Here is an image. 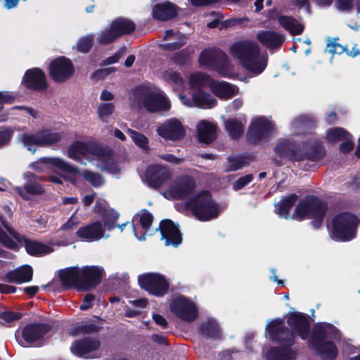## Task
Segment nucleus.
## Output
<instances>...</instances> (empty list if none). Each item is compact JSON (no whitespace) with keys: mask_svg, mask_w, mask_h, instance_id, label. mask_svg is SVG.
Here are the masks:
<instances>
[{"mask_svg":"<svg viewBox=\"0 0 360 360\" xmlns=\"http://www.w3.org/2000/svg\"><path fill=\"white\" fill-rule=\"evenodd\" d=\"M229 52L243 68L256 75L262 73L266 66V63L260 58L259 46L254 41H236L230 46Z\"/></svg>","mask_w":360,"mask_h":360,"instance_id":"1","label":"nucleus"},{"mask_svg":"<svg viewBox=\"0 0 360 360\" xmlns=\"http://www.w3.org/2000/svg\"><path fill=\"white\" fill-rule=\"evenodd\" d=\"M270 340L277 346L271 347L266 352V360H296L297 350L292 333L287 328H266Z\"/></svg>","mask_w":360,"mask_h":360,"instance_id":"2","label":"nucleus"},{"mask_svg":"<svg viewBox=\"0 0 360 360\" xmlns=\"http://www.w3.org/2000/svg\"><path fill=\"white\" fill-rule=\"evenodd\" d=\"M328 208V204L319 197L308 195L298 202L291 218L299 221H302L307 217L311 218V226L319 229L323 225Z\"/></svg>","mask_w":360,"mask_h":360,"instance_id":"3","label":"nucleus"},{"mask_svg":"<svg viewBox=\"0 0 360 360\" xmlns=\"http://www.w3.org/2000/svg\"><path fill=\"white\" fill-rule=\"evenodd\" d=\"M185 207L201 221H210L218 217L219 208L209 191L202 190L185 202Z\"/></svg>","mask_w":360,"mask_h":360,"instance_id":"4","label":"nucleus"},{"mask_svg":"<svg viewBox=\"0 0 360 360\" xmlns=\"http://www.w3.org/2000/svg\"><path fill=\"white\" fill-rule=\"evenodd\" d=\"M360 219L354 213L344 211L332 219L331 237L340 242H348L356 237Z\"/></svg>","mask_w":360,"mask_h":360,"instance_id":"5","label":"nucleus"},{"mask_svg":"<svg viewBox=\"0 0 360 360\" xmlns=\"http://www.w3.org/2000/svg\"><path fill=\"white\" fill-rule=\"evenodd\" d=\"M286 322L290 328L283 325L282 319H276L271 321L267 328L281 329L285 328L292 333L293 340H295L297 336H299L303 340L309 338L310 322L307 314L300 311L290 312L287 317Z\"/></svg>","mask_w":360,"mask_h":360,"instance_id":"6","label":"nucleus"},{"mask_svg":"<svg viewBox=\"0 0 360 360\" xmlns=\"http://www.w3.org/2000/svg\"><path fill=\"white\" fill-rule=\"evenodd\" d=\"M136 95L142 101L145 109L151 113L169 110V101L163 95L152 91L147 86L141 85L134 89Z\"/></svg>","mask_w":360,"mask_h":360,"instance_id":"7","label":"nucleus"},{"mask_svg":"<svg viewBox=\"0 0 360 360\" xmlns=\"http://www.w3.org/2000/svg\"><path fill=\"white\" fill-rule=\"evenodd\" d=\"M138 283L140 288L155 297H163L168 292L169 283L162 274L146 273L139 275Z\"/></svg>","mask_w":360,"mask_h":360,"instance_id":"8","label":"nucleus"},{"mask_svg":"<svg viewBox=\"0 0 360 360\" xmlns=\"http://www.w3.org/2000/svg\"><path fill=\"white\" fill-rule=\"evenodd\" d=\"M62 136L59 132L51 131V129H44L34 134L24 133L22 134L21 141L25 147L32 153L36 148L32 146H51L60 141Z\"/></svg>","mask_w":360,"mask_h":360,"instance_id":"9","label":"nucleus"},{"mask_svg":"<svg viewBox=\"0 0 360 360\" xmlns=\"http://www.w3.org/2000/svg\"><path fill=\"white\" fill-rule=\"evenodd\" d=\"M274 130L273 124L264 116H259L252 120L247 132L249 143L257 144L271 136Z\"/></svg>","mask_w":360,"mask_h":360,"instance_id":"10","label":"nucleus"},{"mask_svg":"<svg viewBox=\"0 0 360 360\" xmlns=\"http://www.w3.org/2000/svg\"><path fill=\"white\" fill-rule=\"evenodd\" d=\"M74 73V65L71 60L65 56H59L53 60L49 64V76L56 83L66 82Z\"/></svg>","mask_w":360,"mask_h":360,"instance_id":"11","label":"nucleus"},{"mask_svg":"<svg viewBox=\"0 0 360 360\" xmlns=\"http://www.w3.org/2000/svg\"><path fill=\"white\" fill-rule=\"evenodd\" d=\"M197 184L195 179L189 175L179 176L169 188V193L175 200H186L195 194Z\"/></svg>","mask_w":360,"mask_h":360,"instance_id":"12","label":"nucleus"},{"mask_svg":"<svg viewBox=\"0 0 360 360\" xmlns=\"http://www.w3.org/2000/svg\"><path fill=\"white\" fill-rule=\"evenodd\" d=\"M326 155V150L322 141L317 139H309L302 143L300 147V162L307 160L317 162Z\"/></svg>","mask_w":360,"mask_h":360,"instance_id":"13","label":"nucleus"},{"mask_svg":"<svg viewBox=\"0 0 360 360\" xmlns=\"http://www.w3.org/2000/svg\"><path fill=\"white\" fill-rule=\"evenodd\" d=\"M80 271V291H89L96 288L105 276L103 269L98 266H84Z\"/></svg>","mask_w":360,"mask_h":360,"instance_id":"14","label":"nucleus"},{"mask_svg":"<svg viewBox=\"0 0 360 360\" xmlns=\"http://www.w3.org/2000/svg\"><path fill=\"white\" fill-rule=\"evenodd\" d=\"M21 84L28 90L34 91H44L49 84L45 72L39 68H32L25 71Z\"/></svg>","mask_w":360,"mask_h":360,"instance_id":"15","label":"nucleus"},{"mask_svg":"<svg viewBox=\"0 0 360 360\" xmlns=\"http://www.w3.org/2000/svg\"><path fill=\"white\" fill-rule=\"evenodd\" d=\"M170 309L178 318L186 321H193L198 315L195 304L184 297L172 300Z\"/></svg>","mask_w":360,"mask_h":360,"instance_id":"16","label":"nucleus"},{"mask_svg":"<svg viewBox=\"0 0 360 360\" xmlns=\"http://www.w3.org/2000/svg\"><path fill=\"white\" fill-rule=\"evenodd\" d=\"M339 336V330L333 324L326 322L317 323L312 328L308 339V347L311 348L314 345L327 340L328 338L335 339Z\"/></svg>","mask_w":360,"mask_h":360,"instance_id":"17","label":"nucleus"},{"mask_svg":"<svg viewBox=\"0 0 360 360\" xmlns=\"http://www.w3.org/2000/svg\"><path fill=\"white\" fill-rule=\"evenodd\" d=\"M274 151L277 157L290 162H300V144L290 139L279 141L274 146Z\"/></svg>","mask_w":360,"mask_h":360,"instance_id":"18","label":"nucleus"},{"mask_svg":"<svg viewBox=\"0 0 360 360\" xmlns=\"http://www.w3.org/2000/svg\"><path fill=\"white\" fill-rule=\"evenodd\" d=\"M172 177L170 171L160 165H149L145 173V179L148 186L158 189Z\"/></svg>","mask_w":360,"mask_h":360,"instance_id":"19","label":"nucleus"},{"mask_svg":"<svg viewBox=\"0 0 360 360\" xmlns=\"http://www.w3.org/2000/svg\"><path fill=\"white\" fill-rule=\"evenodd\" d=\"M27 179L23 186H16L15 192L24 200H29V195H41L45 193L44 186L39 183L40 177L30 172L24 174Z\"/></svg>","mask_w":360,"mask_h":360,"instance_id":"20","label":"nucleus"},{"mask_svg":"<svg viewBox=\"0 0 360 360\" xmlns=\"http://www.w3.org/2000/svg\"><path fill=\"white\" fill-rule=\"evenodd\" d=\"M161 233V239L165 240L166 246L178 247L182 243V236L176 224L171 219H163L160 222L157 229Z\"/></svg>","mask_w":360,"mask_h":360,"instance_id":"21","label":"nucleus"},{"mask_svg":"<svg viewBox=\"0 0 360 360\" xmlns=\"http://www.w3.org/2000/svg\"><path fill=\"white\" fill-rule=\"evenodd\" d=\"M159 136L166 140L178 141L186 135V131L181 122L175 118L168 120L157 129Z\"/></svg>","mask_w":360,"mask_h":360,"instance_id":"22","label":"nucleus"},{"mask_svg":"<svg viewBox=\"0 0 360 360\" xmlns=\"http://www.w3.org/2000/svg\"><path fill=\"white\" fill-rule=\"evenodd\" d=\"M52 327L48 323H35L26 325L22 330V338L29 345L41 340Z\"/></svg>","mask_w":360,"mask_h":360,"instance_id":"23","label":"nucleus"},{"mask_svg":"<svg viewBox=\"0 0 360 360\" xmlns=\"http://www.w3.org/2000/svg\"><path fill=\"white\" fill-rule=\"evenodd\" d=\"M15 240L19 243H23L26 252L32 257H41L53 252V248L38 240L27 238L25 236L15 234Z\"/></svg>","mask_w":360,"mask_h":360,"instance_id":"24","label":"nucleus"},{"mask_svg":"<svg viewBox=\"0 0 360 360\" xmlns=\"http://www.w3.org/2000/svg\"><path fill=\"white\" fill-rule=\"evenodd\" d=\"M228 56L220 49H205L200 53V59L207 65L220 68L219 73L228 64Z\"/></svg>","mask_w":360,"mask_h":360,"instance_id":"25","label":"nucleus"},{"mask_svg":"<svg viewBox=\"0 0 360 360\" xmlns=\"http://www.w3.org/2000/svg\"><path fill=\"white\" fill-rule=\"evenodd\" d=\"M80 268L78 266H70L60 269L58 273L61 286L64 290L75 288L80 292Z\"/></svg>","mask_w":360,"mask_h":360,"instance_id":"26","label":"nucleus"},{"mask_svg":"<svg viewBox=\"0 0 360 360\" xmlns=\"http://www.w3.org/2000/svg\"><path fill=\"white\" fill-rule=\"evenodd\" d=\"M104 233L101 221H96L81 226L77 231L76 236L82 241L94 242L103 238Z\"/></svg>","mask_w":360,"mask_h":360,"instance_id":"27","label":"nucleus"},{"mask_svg":"<svg viewBox=\"0 0 360 360\" xmlns=\"http://www.w3.org/2000/svg\"><path fill=\"white\" fill-rule=\"evenodd\" d=\"M256 39L269 50L280 49L285 41L283 35L274 30H260L257 33Z\"/></svg>","mask_w":360,"mask_h":360,"instance_id":"28","label":"nucleus"},{"mask_svg":"<svg viewBox=\"0 0 360 360\" xmlns=\"http://www.w3.org/2000/svg\"><path fill=\"white\" fill-rule=\"evenodd\" d=\"M179 7L170 1L157 3L153 6L152 15L154 19L167 21L176 18Z\"/></svg>","mask_w":360,"mask_h":360,"instance_id":"29","label":"nucleus"},{"mask_svg":"<svg viewBox=\"0 0 360 360\" xmlns=\"http://www.w3.org/2000/svg\"><path fill=\"white\" fill-rule=\"evenodd\" d=\"M100 346L101 342L98 339L86 337L75 340L71 346V351L79 357L87 358L86 354L97 350Z\"/></svg>","mask_w":360,"mask_h":360,"instance_id":"30","label":"nucleus"},{"mask_svg":"<svg viewBox=\"0 0 360 360\" xmlns=\"http://www.w3.org/2000/svg\"><path fill=\"white\" fill-rule=\"evenodd\" d=\"M41 164L54 166L70 174H76L79 172L77 167L72 166L58 158H41L39 161L32 162V167L37 171L42 170Z\"/></svg>","mask_w":360,"mask_h":360,"instance_id":"31","label":"nucleus"},{"mask_svg":"<svg viewBox=\"0 0 360 360\" xmlns=\"http://www.w3.org/2000/svg\"><path fill=\"white\" fill-rule=\"evenodd\" d=\"M32 267L29 264H25L14 270L8 271L4 276V281L10 283L20 284L32 281Z\"/></svg>","mask_w":360,"mask_h":360,"instance_id":"32","label":"nucleus"},{"mask_svg":"<svg viewBox=\"0 0 360 360\" xmlns=\"http://www.w3.org/2000/svg\"><path fill=\"white\" fill-rule=\"evenodd\" d=\"M310 349L323 360H335L338 355V347L332 340H325Z\"/></svg>","mask_w":360,"mask_h":360,"instance_id":"33","label":"nucleus"},{"mask_svg":"<svg viewBox=\"0 0 360 360\" xmlns=\"http://www.w3.org/2000/svg\"><path fill=\"white\" fill-rule=\"evenodd\" d=\"M210 88L212 92L219 98L227 100L236 95L234 86L226 82L212 80L210 82Z\"/></svg>","mask_w":360,"mask_h":360,"instance_id":"34","label":"nucleus"},{"mask_svg":"<svg viewBox=\"0 0 360 360\" xmlns=\"http://www.w3.org/2000/svg\"><path fill=\"white\" fill-rule=\"evenodd\" d=\"M198 138L200 142L211 143L217 137L216 127L214 124L202 120L198 125Z\"/></svg>","mask_w":360,"mask_h":360,"instance_id":"35","label":"nucleus"},{"mask_svg":"<svg viewBox=\"0 0 360 360\" xmlns=\"http://www.w3.org/2000/svg\"><path fill=\"white\" fill-rule=\"evenodd\" d=\"M299 196L295 193H292L288 196L283 197L281 201L275 204L276 213L280 217L285 219L291 217L290 211L298 200Z\"/></svg>","mask_w":360,"mask_h":360,"instance_id":"36","label":"nucleus"},{"mask_svg":"<svg viewBox=\"0 0 360 360\" xmlns=\"http://www.w3.org/2000/svg\"><path fill=\"white\" fill-rule=\"evenodd\" d=\"M278 23L292 36L300 35L303 33L304 25L299 22L292 16L281 15L278 19Z\"/></svg>","mask_w":360,"mask_h":360,"instance_id":"37","label":"nucleus"},{"mask_svg":"<svg viewBox=\"0 0 360 360\" xmlns=\"http://www.w3.org/2000/svg\"><path fill=\"white\" fill-rule=\"evenodd\" d=\"M200 333L209 339L217 340L221 338L220 327L213 319H208L205 322L201 323Z\"/></svg>","mask_w":360,"mask_h":360,"instance_id":"38","label":"nucleus"},{"mask_svg":"<svg viewBox=\"0 0 360 360\" xmlns=\"http://www.w3.org/2000/svg\"><path fill=\"white\" fill-rule=\"evenodd\" d=\"M119 37L133 33L136 29V24L131 20L119 17L111 22Z\"/></svg>","mask_w":360,"mask_h":360,"instance_id":"39","label":"nucleus"},{"mask_svg":"<svg viewBox=\"0 0 360 360\" xmlns=\"http://www.w3.org/2000/svg\"><path fill=\"white\" fill-rule=\"evenodd\" d=\"M193 101L196 106L212 108L217 103V101L212 95L201 88L198 89L193 94Z\"/></svg>","mask_w":360,"mask_h":360,"instance_id":"40","label":"nucleus"},{"mask_svg":"<svg viewBox=\"0 0 360 360\" xmlns=\"http://www.w3.org/2000/svg\"><path fill=\"white\" fill-rule=\"evenodd\" d=\"M96 319H89L79 323L75 327V330L77 333L82 334H94L98 333L102 328V323L99 321L101 319L95 316Z\"/></svg>","mask_w":360,"mask_h":360,"instance_id":"41","label":"nucleus"},{"mask_svg":"<svg viewBox=\"0 0 360 360\" xmlns=\"http://www.w3.org/2000/svg\"><path fill=\"white\" fill-rule=\"evenodd\" d=\"M88 143L81 141H74L68 149V157L75 161H80L81 156L87 155Z\"/></svg>","mask_w":360,"mask_h":360,"instance_id":"42","label":"nucleus"},{"mask_svg":"<svg viewBox=\"0 0 360 360\" xmlns=\"http://www.w3.org/2000/svg\"><path fill=\"white\" fill-rule=\"evenodd\" d=\"M98 207V212H102L103 221L105 227L108 230H110L115 227V224L120 216V214L113 209H105L101 205H98L96 204Z\"/></svg>","mask_w":360,"mask_h":360,"instance_id":"43","label":"nucleus"},{"mask_svg":"<svg viewBox=\"0 0 360 360\" xmlns=\"http://www.w3.org/2000/svg\"><path fill=\"white\" fill-rule=\"evenodd\" d=\"M250 158L247 155H234L227 158L229 165L225 169L226 172H236L249 165Z\"/></svg>","mask_w":360,"mask_h":360,"instance_id":"44","label":"nucleus"},{"mask_svg":"<svg viewBox=\"0 0 360 360\" xmlns=\"http://www.w3.org/2000/svg\"><path fill=\"white\" fill-rule=\"evenodd\" d=\"M225 127L233 139H238L243 133L244 124L237 119H229L225 122Z\"/></svg>","mask_w":360,"mask_h":360,"instance_id":"45","label":"nucleus"},{"mask_svg":"<svg viewBox=\"0 0 360 360\" xmlns=\"http://www.w3.org/2000/svg\"><path fill=\"white\" fill-rule=\"evenodd\" d=\"M87 154L103 159L105 157L111 156L113 154V150L108 146L96 143H88Z\"/></svg>","mask_w":360,"mask_h":360,"instance_id":"46","label":"nucleus"},{"mask_svg":"<svg viewBox=\"0 0 360 360\" xmlns=\"http://www.w3.org/2000/svg\"><path fill=\"white\" fill-rule=\"evenodd\" d=\"M351 134L342 127L330 128L327 131L326 139L332 142L337 143L340 141L351 138Z\"/></svg>","mask_w":360,"mask_h":360,"instance_id":"47","label":"nucleus"},{"mask_svg":"<svg viewBox=\"0 0 360 360\" xmlns=\"http://www.w3.org/2000/svg\"><path fill=\"white\" fill-rule=\"evenodd\" d=\"M118 39L120 37L110 23L108 28L101 32L97 40L100 44L108 45L113 43Z\"/></svg>","mask_w":360,"mask_h":360,"instance_id":"48","label":"nucleus"},{"mask_svg":"<svg viewBox=\"0 0 360 360\" xmlns=\"http://www.w3.org/2000/svg\"><path fill=\"white\" fill-rule=\"evenodd\" d=\"M127 133L130 135L131 139L136 146L142 150H148L149 149L148 139L142 133L132 129H128Z\"/></svg>","mask_w":360,"mask_h":360,"instance_id":"49","label":"nucleus"},{"mask_svg":"<svg viewBox=\"0 0 360 360\" xmlns=\"http://www.w3.org/2000/svg\"><path fill=\"white\" fill-rule=\"evenodd\" d=\"M115 106L112 103H101L97 108L98 118L103 122H108V118L113 114Z\"/></svg>","mask_w":360,"mask_h":360,"instance_id":"50","label":"nucleus"},{"mask_svg":"<svg viewBox=\"0 0 360 360\" xmlns=\"http://www.w3.org/2000/svg\"><path fill=\"white\" fill-rule=\"evenodd\" d=\"M101 170L108 172L109 173L116 174L120 172L118 165L114 160L113 154L111 156H107L101 160Z\"/></svg>","mask_w":360,"mask_h":360,"instance_id":"51","label":"nucleus"},{"mask_svg":"<svg viewBox=\"0 0 360 360\" xmlns=\"http://www.w3.org/2000/svg\"><path fill=\"white\" fill-rule=\"evenodd\" d=\"M82 176L94 187L101 186L104 183L103 177L98 173L90 170H84Z\"/></svg>","mask_w":360,"mask_h":360,"instance_id":"52","label":"nucleus"},{"mask_svg":"<svg viewBox=\"0 0 360 360\" xmlns=\"http://www.w3.org/2000/svg\"><path fill=\"white\" fill-rule=\"evenodd\" d=\"M210 80V76L205 73L197 72L192 74L189 77V82L192 87L198 89L206 85Z\"/></svg>","mask_w":360,"mask_h":360,"instance_id":"53","label":"nucleus"},{"mask_svg":"<svg viewBox=\"0 0 360 360\" xmlns=\"http://www.w3.org/2000/svg\"><path fill=\"white\" fill-rule=\"evenodd\" d=\"M94 45V37L92 35H87L80 38L77 44V50L82 53H87L90 51Z\"/></svg>","mask_w":360,"mask_h":360,"instance_id":"54","label":"nucleus"},{"mask_svg":"<svg viewBox=\"0 0 360 360\" xmlns=\"http://www.w3.org/2000/svg\"><path fill=\"white\" fill-rule=\"evenodd\" d=\"M188 58V49H184L174 53L172 57V60L177 65H184L185 64H186Z\"/></svg>","mask_w":360,"mask_h":360,"instance_id":"55","label":"nucleus"},{"mask_svg":"<svg viewBox=\"0 0 360 360\" xmlns=\"http://www.w3.org/2000/svg\"><path fill=\"white\" fill-rule=\"evenodd\" d=\"M14 131L7 127L0 128V148L7 146L13 138Z\"/></svg>","mask_w":360,"mask_h":360,"instance_id":"56","label":"nucleus"},{"mask_svg":"<svg viewBox=\"0 0 360 360\" xmlns=\"http://www.w3.org/2000/svg\"><path fill=\"white\" fill-rule=\"evenodd\" d=\"M254 179L252 174L240 176L233 183V189L236 191H240L250 184Z\"/></svg>","mask_w":360,"mask_h":360,"instance_id":"57","label":"nucleus"},{"mask_svg":"<svg viewBox=\"0 0 360 360\" xmlns=\"http://www.w3.org/2000/svg\"><path fill=\"white\" fill-rule=\"evenodd\" d=\"M0 243L6 248L15 250L18 249L17 243L0 227Z\"/></svg>","mask_w":360,"mask_h":360,"instance_id":"58","label":"nucleus"},{"mask_svg":"<svg viewBox=\"0 0 360 360\" xmlns=\"http://www.w3.org/2000/svg\"><path fill=\"white\" fill-rule=\"evenodd\" d=\"M186 43V38L182 36L178 41L162 44L161 49L165 51H174L180 49Z\"/></svg>","mask_w":360,"mask_h":360,"instance_id":"59","label":"nucleus"},{"mask_svg":"<svg viewBox=\"0 0 360 360\" xmlns=\"http://www.w3.org/2000/svg\"><path fill=\"white\" fill-rule=\"evenodd\" d=\"M141 227L145 230H148L153 221V214L147 210H143V213L140 216L139 219Z\"/></svg>","mask_w":360,"mask_h":360,"instance_id":"60","label":"nucleus"},{"mask_svg":"<svg viewBox=\"0 0 360 360\" xmlns=\"http://www.w3.org/2000/svg\"><path fill=\"white\" fill-rule=\"evenodd\" d=\"M127 53V48L122 46L112 56L106 58L104 60L105 65H111L117 63L120 59Z\"/></svg>","mask_w":360,"mask_h":360,"instance_id":"61","label":"nucleus"},{"mask_svg":"<svg viewBox=\"0 0 360 360\" xmlns=\"http://www.w3.org/2000/svg\"><path fill=\"white\" fill-rule=\"evenodd\" d=\"M246 21H248V18L227 19L226 20L221 21V27H219V30H221L224 28L235 27V26L241 25L244 22H246Z\"/></svg>","mask_w":360,"mask_h":360,"instance_id":"62","label":"nucleus"},{"mask_svg":"<svg viewBox=\"0 0 360 360\" xmlns=\"http://www.w3.org/2000/svg\"><path fill=\"white\" fill-rule=\"evenodd\" d=\"M22 316V314L21 313L13 311L2 312L0 314V319H3L7 323H11L14 321H18L20 319Z\"/></svg>","mask_w":360,"mask_h":360,"instance_id":"63","label":"nucleus"},{"mask_svg":"<svg viewBox=\"0 0 360 360\" xmlns=\"http://www.w3.org/2000/svg\"><path fill=\"white\" fill-rule=\"evenodd\" d=\"M336 8L341 11H351L354 8V0H336Z\"/></svg>","mask_w":360,"mask_h":360,"instance_id":"64","label":"nucleus"}]
</instances>
